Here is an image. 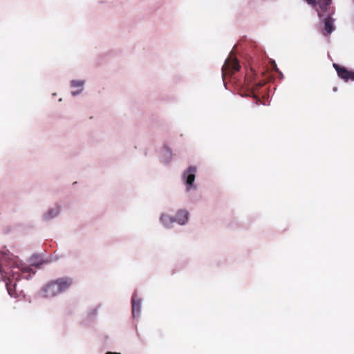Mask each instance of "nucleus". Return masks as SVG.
I'll list each match as a JSON object with an SVG mask.
<instances>
[{
  "mask_svg": "<svg viewBox=\"0 0 354 354\" xmlns=\"http://www.w3.org/2000/svg\"><path fill=\"white\" fill-rule=\"evenodd\" d=\"M5 256L0 252V279H3L6 283L8 293L11 297L17 298L20 295V291L17 289V281L21 277L19 271L21 274H26L31 270V268L27 266L15 267L12 269L3 268Z\"/></svg>",
  "mask_w": 354,
  "mask_h": 354,
  "instance_id": "obj_1",
  "label": "nucleus"
},
{
  "mask_svg": "<svg viewBox=\"0 0 354 354\" xmlns=\"http://www.w3.org/2000/svg\"><path fill=\"white\" fill-rule=\"evenodd\" d=\"M73 283L71 278H60L51 281L44 286L40 290V295L44 298H52L68 290Z\"/></svg>",
  "mask_w": 354,
  "mask_h": 354,
  "instance_id": "obj_2",
  "label": "nucleus"
},
{
  "mask_svg": "<svg viewBox=\"0 0 354 354\" xmlns=\"http://www.w3.org/2000/svg\"><path fill=\"white\" fill-rule=\"evenodd\" d=\"M197 169L194 166H191L187 168L183 174V180L186 187V191L189 192L196 188L194 182L196 177Z\"/></svg>",
  "mask_w": 354,
  "mask_h": 354,
  "instance_id": "obj_3",
  "label": "nucleus"
},
{
  "mask_svg": "<svg viewBox=\"0 0 354 354\" xmlns=\"http://www.w3.org/2000/svg\"><path fill=\"white\" fill-rule=\"evenodd\" d=\"M240 68L236 58L230 55L225 60L224 65L222 67L223 76L231 75L234 71H239Z\"/></svg>",
  "mask_w": 354,
  "mask_h": 354,
  "instance_id": "obj_4",
  "label": "nucleus"
},
{
  "mask_svg": "<svg viewBox=\"0 0 354 354\" xmlns=\"http://www.w3.org/2000/svg\"><path fill=\"white\" fill-rule=\"evenodd\" d=\"M333 66L335 68L339 77L346 82L348 80L354 81V71H348L346 68L340 67L336 64H334Z\"/></svg>",
  "mask_w": 354,
  "mask_h": 354,
  "instance_id": "obj_5",
  "label": "nucleus"
},
{
  "mask_svg": "<svg viewBox=\"0 0 354 354\" xmlns=\"http://www.w3.org/2000/svg\"><path fill=\"white\" fill-rule=\"evenodd\" d=\"M131 302L133 316L134 317H139L141 308V299L137 298L136 293L133 295Z\"/></svg>",
  "mask_w": 354,
  "mask_h": 354,
  "instance_id": "obj_6",
  "label": "nucleus"
},
{
  "mask_svg": "<svg viewBox=\"0 0 354 354\" xmlns=\"http://www.w3.org/2000/svg\"><path fill=\"white\" fill-rule=\"evenodd\" d=\"M189 219V212L187 210H180L177 212L174 222H176L179 225H185L187 223Z\"/></svg>",
  "mask_w": 354,
  "mask_h": 354,
  "instance_id": "obj_7",
  "label": "nucleus"
},
{
  "mask_svg": "<svg viewBox=\"0 0 354 354\" xmlns=\"http://www.w3.org/2000/svg\"><path fill=\"white\" fill-rule=\"evenodd\" d=\"M332 0H318V5L321 12L317 9L319 17L324 16L323 13L327 12Z\"/></svg>",
  "mask_w": 354,
  "mask_h": 354,
  "instance_id": "obj_8",
  "label": "nucleus"
},
{
  "mask_svg": "<svg viewBox=\"0 0 354 354\" xmlns=\"http://www.w3.org/2000/svg\"><path fill=\"white\" fill-rule=\"evenodd\" d=\"M60 213V207L59 206L53 207L49 209L46 212L44 213L43 215V218L45 221H49L54 218H55L57 216H58Z\"/></svg>",
  "mask_w": 354,
  "mask_h": 354,
  "instance_id": "obj_9",
  "label": "nucleus"
},
{
  "mask_svg": "<svg viewBox=\"0 0 354 354\" xmlns=\"http://www.w3.org/2000/svg\"><path fill=\"white\" fill-rule=\"evenodd\" d=\"M85 84V81L83 80H75L71 82V86L73 88H77L78 91H72L71 94L73 96L77 95L83 91V87Z\"/></svg>",
  "mask_w": 354,
  "mask_h": 354,
  "instance_id": "obj_10",
  "label": "nucleus"
},
{
  "mask_svg": "<svg viewBox=\"0 0 354 354\" xmlns=\"http://www.w3.org/2000/svg\"><path fill=\"white\" fill-rule=\"evenodd\" d=\"M172 151L171 150L167 147H164L162 152V161L165 163L169 162L172 159Z\"/></svg>",
  "mask_w": 354,
  "mask_h": 354,
  "instance_id": "obj_11",
  "label": "nucleus"
},
{
  "mask_svg": "<svg viewBox=\"0 0 354 354\" xmlns=\"http://www.w3.org/2000/svg\"><path fill=\"white\" fill-rule=\"evenodd\" d=\"M160 221L165 227H169L174 222V218L167 214H163L160 216Z\"/></svg>",
  "mask_w": 354,
  "mask_h": 354,
  "instance_id": "obj_12",
  "label": "nucleus"
},
{
  "mask_svg": "<svg viewBox=\"0 0 354 354\" xmlns=\"http://www.w3.org/2000/svg\"><path fill=\"white\" fill-rule=\"evenodd\" d=\"M325 30L328 34H330L334 30L333 21L330 16L324 19Z\"/></svg>",
  "mask_w": 354,
  "mask_h": 354,
  "instance_id": "obj_13",
  "label": "nucleus"
},
{
  "mask_svg": "<svg viewBox=\"0 0 354 354\" xmlns=\"http://www.w3.org/2000/svg\"><path fill=\"white\" fill-rule=\"evenodd\" d=\"M106 354H120L118 353L107 352Z\"/></svg>",
  "mask_w": 354,
  "mask_h": 354,
  "instance_id": "obj_14",
  "label": "nucleus"
}]
</instances>
